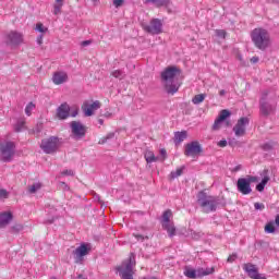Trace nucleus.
Returning a JSON list of instances; mask_svg holds the SVG:
<instances>
[{"label": "nucleus", "mask_w": 279, "mask_h": 279, "mask_svg": "<svg viewBox=\"0 0 279 279\" xmlns=\"http://www.w3.org/2000/svg\"><path fill=\"white\" fill-rule=\"evenodd\" d=\"M161 82L168 95H175L182 86V82H180V69L175 66L167 68L161 72Z\"/></svg>", "instance_id": "f257e3e1"}, {"label": "nucleus", "mask_w": 279, "mask_h": 279, "mask_svg": "<svg viewBox=\"0 0 279 279\" xmlns=\"http://www.w3.org/2000/svg\"><path fill=\"white\" fill-rule=\"evenodd\" d=\"M251 38L252 43L260 51H265V49L271 45V36L269 35V31L262 27L254 28L251 33Z\"/></svg>", "instance_id": "f03ea898"}, {"label": "nucleus", "mask_w": 279, "mask_h": 279, "mask_svg": "<svg viewBox=\"0 0 279 279\" xmlns=\"http://www.w3.org/2000/svg\"><path fill=\"white\" fill-rule=\"evenodd\" d=\"M197 205L203 213H215L219 206V199L206 194L205 192H199L197 194Z\"/></svg>", "instance_id": "7ed1b4c3"}, {"label": "nucleus", "mask_w": 279, "mask_h": 279, "mask_svg": "<svg viewBox=\"0 0 279 279\" xmlns=\"http://www.w3.org/2000/svg\"><path fill=\"white\" fill-rule=\"evenodd\" d=\"M136 265V257L134 254L122 263L121 266L117 268V271L121 279H134V266Z\"/></svg>", "instance_id": "20e7f679"}, {"label": "nucleus", "mask_w": 279, "mask_h": 279, "mask_svg": "<svg viewBox=\"0 0 279 279\" xmlns=\"http://www.w3.org/2000/svg\"><path fill=\"white\" fill-rule=\"evenodd\" d=\"M16 154V144L11 141L0 143V160L2 162H12Z\"/></svg>", "instance_id": "39448f33"}, {"label": "nucleus", "mask_w": 279, "mask_h": 279, "mask_svg": "<svg viewBox=\"0 0 279 279\" xmlns=\"http://www.w3.org/2000/svg\"><path fill=\"white\" fill-rule=\"evenodd\" d=\"M58 147H60V138L57 136L43 140L40 144V149H43L44 154H56Z\"/></svg>", "instance_id": "423d86ee"}, {"label": "nucleus", "mask_w": 279, "mask_h": 279, "mask_svg": "<svg viewBox=\"0 0 279 279\" xmlns=\"http://www.w3.org/2000/svg\"><path fill=\"white\" fill-rule=\"evenodd\" d=\"M88 254H90V244L82 243L72 252L74 263L82 265L84 263V256H88Z\"/></svg>", "instance_id": "0eeeda50"}, {"label": "nucleus", "mask_w": 279, "mask_h": 279, "mask_svg": "<svg viewBox=\"0 0 279 279\" xmlns=\"http://www.w3.org/2000/svg\"><path fill=\"white\" fill-rule=\"evenodd\" d=\"M171 217H173L171 209L166 210L162 214L161 226L163 230H167L169 236H175V226L171 222Z\"/></svg>", "instance_id": "6e6552de"}, {"label": "nucleus", "mask_w": 279, "mask_h": 279, "mask_svg": "<svg viewBox=\"0 0 279 279\" xmlns=\"http://www.w3.org/2000/svg\"><path fill=\"white\" fill-rule=\"evenodd\" d=\"M70 128L72 130V135L75 141H81V138H84V136H86V126L82 124V122L72 121L70 123Z\"/></svg>", "instance_id": "1a4fd4ad"}, {"label": "nucleus", "mask_w": 279, "mask_h": 279, "mask_svg": "<svg viewBox=\"0 0 279 279\" xmlns=\"http://www.w3.org/2000/svg\"><path fill=\"white\" fill-rule=\"evenodd\" d=\"M215 268H198L197 270L186 267L184 269V276L186 278L195 279L197 276H210V274H214Z\"/></svg>", "instance_id": "9d476101"}, {"label": "nucleus", "mask_w": 279, "mask_h": 279, "mask_svg": "<svg viewBox=\"0 0 279 279\" xmlns=\"http://www.w3.org/2000/svg\"><path fill=\"white\" fill-rule=\"evenodd\" d=\"M143 29L148 34H162V22L158 19H154L149 24H144Z\"/></svg>", "instance_id": "9b49d317"}, {"label": "nucleus", "mask_w": 279, "mask_h": 279, "mask_svg": "<svg viewBox=\"0 0 279 279\" xmlns=\"http://www.w3.org/2000/svg\"><path fill=\"white\" fill-rule=\"evenodd\" d=\"M7 45L11 47H19V45H23V35L16 31H11L7 34Z\"/></svg>", "instance_id": "f8f14e48"}, {"label": "nucleus", "mask_w": 279, "mask_h": 279, "mask_svg": "<svg viewBox=\"0 0 279 279\" xmlns=\"http://www.w3.org/2000/svg\"><path fill=\"white\" fill-rule=\"evenodd\" d=\"M250 125V119L248 118H240L236 122V124L233 126V132L235 136H245V130Z\"/></svg>", "instance_id": "ddd939ff"}, {"label": "nucleus", "mask_w": 279, "mask_h": 279, "mask_svg": "<svg viewBox=\"0 0 279 279\" xmlns=\"http://www.w3.org/2000/svg\"><path fill=\"white\" fill-rule=\"evenodd\" d=\"M185 156H199L202 154V144L199 142L194 141L185 145V150H184Z\"/></svg>", "instance_id": "4468645a"}, {"label": "nucleus", "mask_w": 279, "mask_h": 279, "mask_svg": "<svg viewBox=\"0 0 279 279\" xmlns=\"http://www.w3.org/2000/svg\"><path fill=\"white\" fill-rule=\"evenodd\" d=\"M99 108H101V102H99V100H96L92 104L86 101L83 104L82 110L85 117H93L95 114V110H99Z\"/></svg>", "instance_id": "2eb2a0df"}, {"label": "nucleus", "mask_w": 279, "mask_h": 279, "mask_svg": "<svg viewBox=\"0 0 279 279\" xmlns=\"http://www.w3.org/2000/svg\"><path fill=\"white\" fill-rule=\"evenodd\" d=\"M236 189L242 195H250L252 193V185L245 178L238 179Z\"/></svg>", "instance_id": "dca6fc26"}, {"label": "nucleus", "mask_w": 279, "mask_h": 279, "mask_svg": "<svg viewBox=\"0 0 279 279\" xmlns=\"http://www.w3.org/2000/svg\"><path fill=\"white\" fill-rule=\"evenodd\" d=\"M244 271L251 279H267L265 275L258 272V268L254 264H245Z\"/></svg>", "instance_id": "f3484780"}, {"label": "nucleus", "mask_w": 279, "mask_h": 279, "mask_svg": "<svg viewBox=\"0 0 279 279\" xmlns=\"http://www.w3.org/2000/svg\"><path fill=\"white\" fill-rule=\"evenodd\" d=\"M66 82H69V73L64 71H57L52 74V83L56 86L66 84Z\"/></svg>", "instance_id": "a211bd4d"}, {"label": "nucleus", "mask_w": 279, "mask_h": 279, "mask_svg": "<svg viewBox=\"0 0 279 279\" xmlns=\"http://www.w3.org/2000/svg\"><path fill=\"white\" fill-rule=\"evenodd\" d=\"M232 113L228 109H223L219 112L218 118L215 120L213 130H219L221 128V122L226 121Z\"/></svg>", "instance_id": "6ab92c4d"}, {"label": "nucleus", "mask_w": 279, "mask_h": 279, "mask_svg": "<svg viewBox=\"0 0 279 279\" xmlns=\"http://www.w3.org/2000/svg\"><path fill=\"white\" fill-rule=\"evenodd\" d=\"M69 112H71V107L69 104L63 102L57 109L58 119L64 120L69 117Z\"/></svg>", "instance_id": "aec40b11"}, {"label": "nucleus", "mask_w": 279, "mask_h": 279, "mask_svg": "<svg viewBox=\"0 0 279 279\" xmlns=\"http://www.w3.org/2000/svg\"><path fill=\"white\" fill-rule=\"evenodd\" d=\"M276 109L275 105H270L265 101V98L260 100V111L263 114H271V111Z\"/></svg>", "instance_id": "412c9836"}, {"label": "nucleus", "mask_w": 279, "mask_h": 279, "mask_svg": "<svg viewBox=\"0 0 279 279\" xmlns=\"http://www.w3.org/2000/svg\"><path fill=\"white\" fill-rule=\"evenodd\" d=\"M12 219V213L4 211L0 214V228H4V226H8L10 223V220Z\"/></svg>", "instance_id": "4be33fe9"}, {"label": "nucleus", "mask_w": 279, "mask_h": 279, "mask_svg": "<svg viewBox=\"0 0 279 279\" xmlns=\"http://www.w3.org/2000/svg\"><path fill=\"white\" fill-rule=\"evenodd\" d=\"M144 3H151L155 8H166L169 5V0H145Z\"/></svg>", "instance_id": "5701e85b"}, {"label": "nucleus", "mask_w": 279, "mask_h": 279, "mask_svg": "<svg viewBox=\"0 0 279 279\" xmlns=\"http://www.w3.org/2000/svg\"><path fill=\"white\" fill-rule=\"evenodd\" d=\"M40 189H43V183L35 182L28 186L27 193H29V195H34V194L38 193V191H40Z\"/></svg>", "instance_id": "b1692460"}, {"label": "nucleus", "mask_w": 279, "mask_h": 279, "mask_svg": "<svg viewBox=\"0 0 279 279\" xmlns=\"http://www.w3.org/2000/svg\"><path fill=\"white\" fill-rule=\"evenodd\" d=\"M186 136H187L186 131L175 132L174 133V144L180 145V143H182L186 138Z\"/></svg>", "instance_id": "393cba45"}, {"label": "nucleus", "mask_w": 279, "mask_h": 279, "mask_svg": "<svg viewBox=\"0 0 279 279\" xmlns=\"http://www.w3.org/2000/svg\"><path fill=\"white\" fill-rule=\"evenodd\" d=\"M64 5V0H54L53 14L58 16L62 12V7Z\"/></svg>", "instance_id": "a878e982"}, {"label": "nucleus", "mask_w": 279, "mask_h": 279, "mask_svg": "<svg viewBox=\"0 0 279 279\" xmlns=\"http://www.w3.org/2000/svg\"><path fill=\"white\" fill-rule=\"evenodd\" d=\"M268 182H269V175H264V178L262 179V182L256 185V191H258V193H263Z\"/></svg>", "instance_id": "bb28decb"}, {"label": "nucleus", "mask_w": 279, "mask_h": 279, "mask_svg": "<svg viewBox=\"0 0 279 279\" xmlns=\"http://www.w3.org/2000/svg\"><path fill=\"white\" fill-rule=\"evenodd\" d=\"M204 99H206V94H197L192 98V104L199 106V104H203Z\"/></svg>", "instance_id": "cd10ccee"}, {"label": "nucleus", "mask_w": 279, "mask_h": 279, "mask_svg": "<svg viewBox=\"0 0 279 279\" xmlns=\"http://www.w3.org/2000/svg\"><path fill=\"white\" fill-rule=\"evenodd\" d=\"M145 160L146 162L151 163V162H156L158 160V157L154 155V151L148 150L145 153Z\"/></svg>", "instance_id": "c85d7f7f"}, {"label": "nucleus", "mask_w": 279, "mask_h": 279, "mask_svg": "<svg viewBox=\"0 0 279 279\" xmlns=\"http://www.w3.org/2000/svg\"><path fill=\"white\" fill-rule=\"evenodd\" d=\"M183 171H184V167H181V168L177 169L175 171H172L170 173L171 180H175V178H180V175H182Z\"/></svg>", "instance_id": "c756f323"}, {"label": "nucleus", "mask_w": 279, "mask_h": 279, "mask_svg": "<svg viewBox=\"0 0 279 279\" xmlns=\"http://www.w3.org/2000/svg\"><path fill=\"white\" fill-rule=\"evenodd\" d=\"M112 77H116L117 80H123V77H125V72H123L122 70H116L113 72H111Z\"/></svg>", "instance_id": "7c9ffc66"}, {"label": "nucleus", "mask_w": 279, "mask_h": 279, "mask_svg": "<svg viewBox=\"0 0 279 279\" xmlns=\"http://www.w3.org/2000/svg\"><path fill=\"white\" fill-rule=\"evenodd\" d=\"M36 108V105H34L33 102H29L26 108H25V114H27V117H32V111Z\"/></svg>", "instance_id": "2f4dec72"}, {"label": "nucleus", "mask_w": 279, "mask_h": 279, "mask_svg": "<svg viewBox=\"0 0 279 279\" xmlns=\"http://www.w3.org/2000/svg\"><path fill=\"white\" fill-rule=\"evenodd\" d=\"M23 130H25V122L23 121H19L15 126H14V131L15 132H23Z\"/></svg>", "instance_id": "473e14b6"}, {"label": "nucleus", "mask_w": 279, "mask_h": 279, "mask_svg": "<svg viewBox=\"0 0 279 279\" xmlns=\"http://www.w3.org/2000/svg\"><path fill=\"white\" fill-rule=\"evenodd\" d=\"M35 29H36V32H39V34H46L48 28L45 27V25H43V23H37Z\"/></svg>", "instance_id": "72a5a7b5"}, {"label": "nucleus", "mask_w": 279, "mask_h": 279, "mask_svg": "<svg viewBox=\"0 0 279 279\" xmlns=\"http://www.w3.org/2000/svg\"><path fill=\"white\" fill-rule=\"evenodd\" d=\"M110 138H114V133H108L106 137H102L99 141V145H104V143H108V141H110Z\"/></svg>", "instance_id": "f704fd0d"}, {"label": "nucleus", "mask_w": 279, "mask_h": 279, "mask_svg": "<svg viewBox=\"0 0 279 279\" xmlns=\"http://www.w3.org/2000/svg\"><path fill=\"white\" fill-rule=\"evenodd\" d=\"M265 232H267V234H274V232H276V227H274L271 223H267L265 226Z\"/></svg>", "instance_id": "c9c22d12"}, {"label": "nucleus", "mask_w": 279, "mask_h": 279, "mask_svg": "<svg viewBox=\"0 0 279 279\" xmlns=\"http://www.w3.org/2000/svg\"><path fill=\"white\" fill-rule=\"evenodd\" d=\"M245 180L248 181V183L252 185V184L258 182L259 178L258 177H254V175H246Z\"/></svg>", "instance_id": "e433bc0d"}, {"label": "nucleus", "mask_w": 279, "mask_h": 279, "mask_svg": "<svg viewBox=\"0 0 279 279\" xmlns=\"http://www.w3.org/2000/svg\"><path fill=\"white\" fill-rule=\"evenodd\" d=\"M10 196V193L7 190L1 189L0 190V199H8Z\"/></svg>", "instance_id": "4c0bfd02"}, {"label": "nucleus", "mask_w": 279, "mask_h": 279, "mask_svg": "<svg viewBox=\"0 0 279 279\" xmlns=\"http://www.w3.org/2000/svg\"><path fill=\"white\" fill-rule=\"evenodd\" d=\"M123 3H125V0H113V7L117 9L122 8Z\"/></svg>", "instance_id": "58836bf2"}, {"label": "nucleus", "mask_w": 279, "mask_h": 279, "mask_svg": "<svg viewBox=\"0 0 279 279\" xmlns=\"http://www.w3.org/2000/svg\"><path fill=\"white\" fill-rule=\"evenodd\" d=\"M226 35H227V33L223 29L216 31V36H218V38H226Z\"/></svg>", "instance_id": "ea45409f"}, {"label": "nucleus", "mask_w": 279, "mask_h": 279, "mask_svg": "<svg viewBox=\"0 0 279 279\" xmlns=\"http://www.w3.org/2000/svg\"><path fill=\"white\" fill-rule=\"evenodd\" d=\"M255 210H265V204L263 203H255L254 204Z\"/></svg>", "instance_id": "a19ab883"}, {"label": "nucleus", "mask_w": 279, "mask_h": 279, "mask_svg": "<svg viewBox=\"0 0 279 279\" xmlns=\"http://www.w3.org/2000/svg\"><path fill=\"white\" fill-rule=\"evenodd\" d=\"M263 149L264 151H271V149H274V145L266 143L263 145Z\"/></svg>", "instance_id": "79ce46f5"}, {"label": "nucleus", "mask_w": 279, "mask_h": 279, "mask_svg": "<svg viewBox=\"0 0 279 279\" xmlns=\"http://www.w3.org/2000/svg\"><path fill=\"white\" fill-rule=\"evenodd\" d=\"M218 147H228V141L221 140L218 142Z\"/></svg>", "instance_id": "37998d69"}, {"label": "nucleus", "mask_w": 279, "mask_h": 279, "mask_svg": "<svg viewBox=\"0 0 279 279\" xmlns=\"http://www.w3.org/2000/svg\"><path fill=\"white\" fill-rule=\"evenodd\" d=\"M61 175H75V172L73 170H64L61 172Z\"/></svg>", "instance_id": "c03bdc74"}, {"label": "nucleus", "mask_w": 279, "mask_h": 279, "mask_svg": "<svg viewBox=\"0 0 279 279\" xmlns=\"http://www.w3.org/2000/svg\"><path fill=\"white\" fill-rule=\"evenodd\" d=\"M160 156H162L161 160H165L167 158V150L165 148L160 149Z\"/></svg>", "instance_id": "a18cd8bd"}, {"label": "nucleus", "mask_w": 279, "mask_h": 279, "mask_svg": "<svg viewBox=\"0 0 279 279\" xmlns=\"http://www.w3.org/2000/svg\"><path fill=\"white\" fill-rule=\"evenodd\" d=\"M241 169H243V166L238 165V166H235V167L232 169V171H233L234 173H236L238 171H241Z\"/></svg>", "instance_id": "49530a36"}, {"label": "nucleus", "mask_w": 279, "mask_h": 279, "mask_svg": "<svg viewBox=\"0 0 279 279\" xmlns=\"http://www.w3.org/2000/svg\"><path fill=\"white\" fill-rule=\"evenodd\" d=\"M93 41H90V40H84V41H82L81 43V46L82 47H88V45H90Z\"/></svg>", "instance_id": "de8ad7c7"}, {"label": "nucleus", "mask_w": 279, "mask_h": 279, "mask_svg": "<svg viewBox=\"0 0 279 279\" xmlns=\"http://www.w3.org/2000/svg\"><path fill=\"white\" fill-rule=\"evenodd\" d=\"M258 57H252L251 58V62H252V64H256L257 62H258Z\"/></svg>", "instance_id": "09e8293b"}, {"label": "nucleus", "mask_w": 279, "mask_h": 279, "mask_svg": "<svg viewBox=\"0 0 279 279\" xmlns=\"http://www.w3.org/2000/svg\"><path fill=\"white\" fill-rule=\"evenodd\" d=\"M43 35H39L38 37H37V45H41L43 44Z\"/></svg>", "instance_id": "8fccbe9b"}, {"label": "nucleus", "mask_w": 279, "mask_h": 279, "mask_svg": "<svg viewBox=\"0 0 279 279\" xmlns=\"http://www.w3.org/2000/svg\"><path fill=\"white\" fill-rule=\"evenodd\" d=\"M275 223H276V226H278V228H279V214L276 216V218H275Z\"/></svg>", "instance_id": "3c124183"}, {"label": "nucleus", "mask_w": 279, "mask_h": 279, "mask_svg": "<svg viewBox=\"0 0 279 279\" xmlns=\"http://www.w3.org/2000/svg\"><path fill=\"white\" fill-rule=\"evenodd\" d=\"M219 95H220V97H223V96L226 95V89H221V90L219 92Z\"/></svg>", "instance_id": "603ef678"}, {"label": "nucleus", "mask_w": 279, "mask_h": 279, "mask_svg": "<svg viewBox=\"0 0 279 279\" xmlns=\"http://www.w3.org/2000/svg\"><path fill=\"white\" fill-rule=\"evenodd\" d=\"M232 260H234V256H229L228 263H232Z\"/></svg>", "instance_id": "864d4df0"}, {"label": "nucleus", "mask_w": 279, "mask_h": 279, "mask_svg": "<svg viewBox=\"0 0 279 279\" xmlns=\"http://www.w3.org/2000/svg\"><path fill=\"white\" fill-rule=\"evenodd\" d=\"M99 125H104V119L98 120Z\"/></svg>", "instance_id": "5fc2aeb1"}, {"label": "nucleus", "mask_w": 279, "mask_h": 279, "mask_svg": "<svg viewBox=\"0 0 279 279\" xmlns=\"http://www.w3.org/2000/svg\"><path fill=\"white\" fill-rule=\"evenodd\" d=\"M105 117L109 118V117H112V113H105Z\"/></svg>", "instance_id": "6e6d98bb"}, {"label": "nucleus", "mask_w": 279, "mask_h": 279, "mask_svg": "<svg viewBox=\"0 0 279 279\" xmlns=\"http://www.w3.org/2000/svg\"><path fill=\"white\" fill-rule=\"evenodd\" d=\"M61 186H64V189H68L66 183L61 182Z\"/></svg>", "instance_id": "4d7b16f0"}, {"label": "nucleus", "mask_w": 279, "mask_h": 279, "mask_svg": "<svg viewBox=\"0 0 279 279\" xmlns=\"http://www.w3.org/2000/svg\"><path fill=\"white\" fill-rule=\"evenodd\" d=\"M16 230H23V227L22 226H17Z\"/></svg>", "instance_id": "13d9d810"}, {"label": "nucleus", "mask_w": 279, "mask_h": 279, "mask_svg": "<svg viewBox=\"0 0 279 279\" xmlns=\"http://www.w3.org/2000/svg\"><path fill=\"white\" fill-rule=\"evenodd\" d=\"M229 145H231V147H233V146H234V143H232V142H229Z\"/></svg>", "instance_id": "bf43d9fd"}, {"label": "nucleus", "mask_w": 279, "mask_h": 279, "mask_svg": "<svg viewBox=\"0 0 279 279\" xmlns=\"http://www.w3.org/2000/svg\"><path fill=\"white\" fill-rule=\"evenodd\" d=\"M136 236V239H143V236L142 235H135Z\"/></svg>", "instance_id": "052dcab7"}, {"label": "nucleus", "mask_w": 279, "mask_h": 279, "mask_svg": "<svg viewBox=\"0 0 279 279\" xmlns=\"http://www.w3.org/2000/svg\"><path fill=\"white\" fill-rule=\"evenodd\" d=\"M144 279H156V277H148V278H144Z\"/></svg>", "instance_id": "680f3d73"}, {"label": "nucleus", "mask_w": 279, "mask_h": 279, "mask_svg": "<svg viewBox=\"0 0 279 279\" xmlns=\"http://www.w3.org/2000/svg\"><path fill=\"white\" fill-rule=\"evenodd\" d=\"M72 117H77V112L73 113Z\"/></svg>", "instance_id": "e2e57ef3"}, {"label": "nucleus", "mask_w": 279, "mask_h": 279, "mask_svg": "<svg viewBox=\"0 0 279 279\" xmlns=\"http://www.w3.org/2000/svg\"><path fill=\"white\" fill-rule=\"evenodd\" d=\"M92 1H94V3H95V2H97V1H99V0H92Z\"/></svg>", "instance_id": "0e129e2a"}, {"label": "nucleus", "mask_w": 279, "mask_h": 279, "mask_svg": "<svg viewBox=\"0 0 279 279\" xmlns=\"http://www.w3.org/2000/svg\"><path fill=\"white\" fill-rule=\"evenodd\" d=\"M50 279H56V277H51Z\"/></svg>", "instance_id": "69168bd1"}]
</instances>
